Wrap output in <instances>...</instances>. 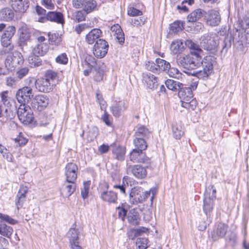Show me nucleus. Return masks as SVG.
I'll list each match as a JSON object with an SVG mask.
<instances>
[{"label":"nucleus","instance_id":"nucleus-1","mask_svg":"<svg viewBox=\"0 0 249 249\" xmlns=\"http://www.w3.org/2000/svg\"><path fill=\"white\" fill-rule=\"evenodd\" d=\"M216 63V58L212 55L204 57L201 62L202 70L196 72V75L199 79H207L213 72V67Z\"/></svg>","mask_w":249,"mask_h":249},{"label":"nucleus","instance_id":"nucleus-2","mask_svg":"<svg viewBox=\"0 0 249 249\" xmlns=\"http://www.w3.org/2000/svg\"><path fill=\"white\" fill-rule=\"evenodd\" d=\"M200 44L204 50L214 53L218 50L219 36L216 34L205 35L201 37Z\"/></svg>","mask_w":249,"mask_h":249},{"label":"nucleus","instance_id":"nucleus-3","mask_svg":"<svg viewBox=\"0 0 249 249\" xmlns=\"http://www.w3.org/2000/svg\"><path fill=\"white\" fill-rule=\"evenodd\" d=\"M216 189L213 185L209 186L204 194L203 210L206 214L211 213L213 207V201L216 198Z\"/></svg>","mask_w":249,"mask_h":249},{"label":"nucleus","instance_id":"nucleus-4","mask_svg":"<svg viewBox=\"0 0 249 249\" xmlns=\"http://www.w3.org/2000/svg\"><path fill=\"white\" fill-rule=\"evenodd\" d=\"M192 54L181 55L178 57L177 62L178 65L186 69H194L200 65L201 59L193 57Z\"/></svg>","mask_w":249,"mask_h":249},{"label":"nucleus","instance_id":"nucleus-5","mask_svg":"<svg viewBox=\"0 0 249 249\" xmlns=\"http://www.w3.org/2000/svg\"><path fill=\"white\" fill-rule=\"evenodd\" d=\"M22 54L18 52H14L9 54L5 60V66L7 70L12 71L23 63Z\"/></svg>","mask_w":249,"mask_h":249},{"label":"nucleus","instance_id":"nucleus-6","mask_svg":"<svg viewBox=\"0 0 249 249\" xmlns=\"http://www.w3.org/2000/svg\"><path fill=\"white\" fill-rule=\"evenodd\" d=\"M17 115L19 121L24 124H31L34 119L33 111L29 106L25 104H20L17 110Z\"/></svg>","mask_w":249,"mask_h":249},{"label":"nucleus","instance_id":"nucleus-7","mask_svg":"<svg viewBox=\"0 0 249 249\" xmlns=\"http://www.w3.org/2000/svg\"><path fill=\"white\" fill-rule=\"evenodd\" d=\"M233 40L236 49L242 53H245L246 48L249 45V34H245L237 31L233 37Z\"/></svg>","mask_w":249,"mask_h":249},{"label":"nucleus","instance_id":"nucleus-8","mask_svg":"<svg viewBox=\"0 0 249 249\" xmlns=\"http://www.w3.org/2000/svg\"><path fill=\"white\" fill-rule=\"evenodd\" d=\"M34 97V93L31 86H25L19 89L16 93V98L21 104L28 103Z\"/></svg>","mask_w":249,"mask_h":249},{"label":"nucleus","instance_id":"nucleus-9","mask_svg":"<svg viewBox=\"0 0 249 249\" xmlns=\"http://www.w3.org/2000/svg\"><path fill=\"white\" fill-rule=\"evenodd\" d=\"M108 47V43L105 40L99 39L93 47V53L97 58H103L107 54Z\"/></svg>","mask_w":249,"mask_h":249},{"label":"nucleus","instance_id":"nucleus-10","mask_svg":"<svg viewBox=\"0 0 249 249\" xmlns=\"http://www.w3.org/2000/svg\"><path fill=\"white\" fill-rule=\"evenodd\" d=\"M46 41V39L43 36H39L37 38V44L33 51L35 55L42 56L48 52L49 46Z\"/></svg>","mask_w":249,"mask_h":249},{"label":"nucleus","instance_id":"nucleus-11","mask_svg":"<svg viewBox=\"0 0 249 249\" xmlns=\"http://www.w3.org/2000/svg\"><path fill=\"white\" fill-rule=\"evenodd\" d=\"M49 100L48 98L44 95H36L32 102V107L36 110L42 111L48 106Z\"/></svg>","mask_w":249,"mask_h":249},{"label":"nucleus","instance_id":"nucleus-12","mask_svg":"<svg viewBox=\"0 0 249 249\" xmlns=\"http://www.w3.org/2000/svg\"><path fill=\"white\" fill-rule=\"evenodd\" d=\"M78 167L75 163H68L65 167V175L67 180L76 181L77 177Z\"/></svg>","mask_w":249,"mask_h":249},{"label":"nucleus","instance_id":"nucleus-13","mask_svg":"<svg viewBox=\"0 0 249 249\" xmlns=\"http://www.w3.org/2000/svg\"><path fill=\"white\" fill-rule=\"evenodd\" d=\"M205 18L207 24L212 26L218 25L220 22L219 14L214 10H210L208 13L205 12Z\"/></svg>","mask_w":249,"mask_h":249},{"label":"nucleus","instance_id":"nucleus-14","mask_svg":"<svg viewBox=\"0 0 249 249\" xmlns=\"http://www.w3.org/2000/svg\"><path fill=\"white\" fill-rule=\"evenodd\" d=\"M142 81L144 85L149 89H154L158 87L157 78L150 73H143Z\"/></svg>","mask_w":249,"mask_h":249},{"label":"nucleus","instance_id":"nucleus-15","mask_svg":"<svg viewBox=\"0 0 249 249\" xmlns=\"http://www.w3.org/2000/svg\"><path fill=\"white\" fill-rule=\"evenodd\" d=\"M142 189L140 187L131 189L129 193V200L132 204H135L143 201V197H142Z\"/></svg>","mask_w":249,"mask_h":249},{"label":"nucleus","instance_id":"nucleus-16","mask_svg":"<svg viewBox=\"0 0 249 249\" xmlns=\"http://www.w3.org/2000/svg\"><path fill=\"white\" fill-rule=\"evenodd\" d=\"M197 87V84L194 83V85L191 86V88H182L179 90L178 95L181 99V103L183 101L186 102L194 99L192 89H195Z\"/></svg>","mask_w":249,"mask_h":249},{"label":"nucleus","instance_id":"nucleus-17","mask_svg":"<svg viewBox=\"0 0 249 249\" xmlns=\"http://www.w3.org/2000/svg\"><path fill=\"white\" fill-rule=\"evenodd\" d=\"M127 171L131 172L134 177L139 179L144 178L147 176L146 169L139 165L129 166Z\"/></svg>","mask_w":249,"mask_h":249},{"label":"nucleus","instance_id":"nucleus-18","mask_svg":"<svg viewBox=\"0 0 249 249\" xmlns=\"http://www.w3.org/2000/svg\"><path fill=\"white\" fill-rule=\"evenodd\" d=\"M102 32L97 28L92 29L85 36V41L88 44L92 45L102 36Z\"/></svg>","mask_w":249,"mask_h":249},{"label":"nucleus","instance_id":"nucleus-19","mask_svg":"<svg viewBox=\"0 0 249 249\" xmlns=\"http://www.w3.org/2000/svg\"><path fill=\"white\" fill-rule=\"evenodd\" d=\"M75 181L67 179L64 181L61 190V194L64 196L69 197L74 192L76 188Z\"/></svg>","mask_w":249,"mask_h":249},{"label":"nucleus","instance_id":"nucleus-20","mask_svg":"<svg viewBox=\"0 0 249 249\" xmlns=\"http://www.w3.org/2000/svg\"><path fill=\"white\" fill-rule=\"evenodd\" d=\"M52 84L44 78L38 79L35 82L36 88L40 92H49L52 89Z\"/></svg>","mask_w":249,"mask_h":249},{"label":"nucleus","instance_id":"nucleus-21","mask_svg":"<svg viewBox=\"0 0 249 249\" xmlns=\"http://www.w3.org/2000/svg\"><path fill=\"white\" fill-rule=\"evenodd\" d=\"M16 107L15 106L6 105L0 107V117H5L7 119H12L15 115Z\"/></svg>","mask_w":249,"mask_h":249},{"label":"nucleus","instance_id":"nucleus-22","mask_svg":"<svg viewBox=\"0 0 249 249\" xmlns=\"http://www.w3.org/2000/svg\"><path fill=\"white\" fill-rule=\"evenodd\" d=\"M185 43L191 50L190 53L192 55H194V56L197 58L201 59V55L203 52L198 45L195 44L191 40H187Z\"/></svg>","mask_w":249,"mask_h":249},{"label":"nucleus","instance_id":"nucleus-23","mask_svg":"<svg viewBox=\"0 0 249 249\" xmlns=\"http://www.w3.org/2000/svg\"><path fill=\"white\" fill-rule=\"evenodd\" d=\"M101 199L108 203H115L118 199L117 193L112 191H104L101 193Z\"/></svg>","mask_w":249,"mask_h":249},{"label":"nucleus","instance_id":"nucleus-24","mask_svg":"<svg viewBox=\"0 0 249 249\" xmlns=\"http://www.w3.org/2000/svg\"><path fill=\"white\" fill-rule=\"evenodd\" d=\"M11 5L16 11L24 12L28 7L27 0H11Z\"/></svg>","mask_w":249,"mask_h":249},{"label":"nucleus","instance_id":"nucleus-25","mask_svg":"<svg viewBox=\"0 0 249 249\" xmlns=\"http://www.w3.org/2000/svg\"><path fill=\"white\" fill-rule=\"evenodd\" d=\"M47 18L48 20L58 23L63 24L64 23L63 16L60 12H49L47 14Z\"/></svg>","mask_w":249,"mask_h":249},{"label":"nucleus","instance_id":"nucleus-26","mask_svg":"<svg viewBox=\"0 0 249 249\" xmlns=\"http://www.w3.org/2000/svg\"><path fill=\"white\" fill-rule=\"evenodd\" d=\"M79 232L75 228H71L67 233L68 238L69 239L71 245L79 244Z\"/></svg>","mask_w":249,"mask_h":249},{"label":"nucleus","instance_id":"nucleus-27","mask_svg":"<svg viewBox=\"0 0 249 249\" xmlns=\"http://www.w3.org/2000/svg\"><path fill=\"white\" fill-rule=\"evenodd\" d=\"M111 30L113 34V36H115L118 42L120 43L124 42V34L120 26L118 24L114 25L111 27Z\"/></svg>","mask_w":249,"mask_h":249},{"label":"nucleus","instance_id":"nucleus-28","mask_svg":"<svg viewBox=\"0 0 249 249\" xmlns=\"http://www.w3.org/2000/svg\"><path fill=\"white\" fill-rule=\"evenodd\" d=\"M0 17L5 21H11L14 17L13 11L9 8H4L0 11Z\"/></svg>","mask_w":249,"mask_h":249},{"label":"nucleus","instance_id":"nucleus-29","mask_svg":"<svg viewBox=\"0 0 249 249\" xmlns=\"http://www.w3.org/2000/svg\"><path fill=\"white\" fill-rule=\"evenodd\" d=\"M18 34L21 41H27L30 38V32L26 25H23L19 28Z\"/></svg>","mask_w":249,"mask_h":249},{"label":"nucleus","instance_id":"nucleus-30","mask_svg":"<svg viewBox=\"0 0 249 249\" xmlns=\"http://www.w3.org/2000/svg\"><path fill=\"white\" fill-rule=\"evenodd\" d=\"M172 131L174 137L180 139L184 134V131L181 123H175L173 124Z\"/></svg>","mask_w":249,"mask_h":249},{"label":"nucleus","instance_id":"nucleus-31","mask_svg":"<svg viewBox=\"0 0 249 249\" xmlns=\"http://www.w3.org/2000/svg\"><path fill=\"white\" fill-rule=\"evenodd\" d=\"M183 49V43L179 40H177L172 42L170 46V50L175 54L181 53Z\"/></svg>","mask_w":249,"mask_h":249},{"label":"nucleus","instance_id":"nucleus-32","mask_svg":"<svg viewBox=\"0 0 249 249\" xmlns=\"http://www.w3.org/2000/svg\"><path fill=\"white\" fill-rule=\"evenodd\" d=\"M97 4L95 0H85V3L83 6V10L87 14H89L97 9Z\"/></svg>","mask_w":249,"mask_h":249},{"label":"nucleus","instance_id":"nucleus-33","mask_svg":"<svg viewBox=\"0 0 249 249\" xmlns=\"http://www.w3.org/2000/svg\"><path fill=\"white\" fill-rule=\"evenodd\" d=\"M167 88L173 91L180 90L182 88V84L172 79H168L165 81Z\"/></svg>","mask_w":249,"mask_h":249},{"label":"nucleus","instance_id":"nucleus-34","mask_svg":"<svg viewBox=\"0 0 249 249\" xmlns=\"http://www.w3.org/2000/svg\"><path fill=\"white\" fill-rule=\"evenodd\" d=\"M204 11L201 9H196L191 13H190L187 17V19L189 22H194L198 20L204 14Z\"/></svg>","mask_w":249,"mask_h":249},{"label":"nucleus","instance_id":"nucleus-35","mask_svg":"<svg viewBox=\"0 0 249 249\" xmlns=\"http://www.w3.org/2000/svg\"><path fill=\"white\" fill-rule=\"evenodd\" d=\"M13 228L4 223H0V234L7 238H10L13 233Z\"/></svg>","mask_w":249,"mask_h":249},{"label":"nucleus","instance_id":"nucleus-36","mask_svg":"<svg viewBox=\"0 0 249 249\" xmlns=\"http://www.w3.org/2000/svg\"><path fill=\"white\" fill-rule=\"evenodd\" d=\"M134 143L136 147L135 149H137V150L142 151L147 148L146 143L145 140L142 138L137 137L136 139L134 140Z\"/></svg>","mask_w":249,"mask_h":249},{"label":"nucleus","instance_id":"nucleus-37","mask_svg":"<svg viewBox=\"0 0 249 249\" xmlns=\"http://www.w3.org/2000/svg\"><path fill=\"white\" fill-rule=\"evenodd\" d=\"M156 62L158 64V71L161 70L166 72L170 68V64L165 60L158 58L156 60Z\"/></svg>","mask_w":249,"mask_h":249},{"label":"nucleus","instance_id":"nucleus-38","mask_svg":"<svg viewBox=\"0 0 249 249\" xmlns=\"http://www.w3.org/2000/svg\"><path fill=\"white\" fill-rule=\"evenodd\" d=\"M129 223L133 225H137L139 224L140 217L137 213L130 212L127 217Z\"/></svg>","mask_w":249,"mask_h":249},{"label":"nucleus","instance_id":"nucleus-39","mask_svg":"<svg viewBox=\"0 0 249 249\" xmlns=\"http://www.w3.org/2000/svg\"><path fill=\"white\" fill-rule=\"evenodd\" d=\"M149 134L150 132L147 128L143 125H140L138 127L135 135L138 138L141 137H147L149 136Z\"/></svg>","mask_w":249,"mask_h":249},{"label":"nucleus","instance_id":"nucleus-40","mask_svg":"<svg viewBox=\"0 0 249 249\" xmlns=\"http://www.w3.org/2000/svg\"><path fill=\"white\" fill-rule=\"evenodd\" d=\"M142 156V151L134 149L130 154V159L133 162H138L140 160V158Z\"/></svg>","mask_w":249,"mask_h":249},{"label":"nucleus","instance_id":"nucleus-41","mask_svg":"<svg viewBox=\"0 0 249 249\" xmlns=\"http://www.w3.org/2000/svg\"><path fill=\"white\" fill-rule=\"evenodd\" d=\"M113 152L118 160H122L124 159L125 148L124 147L118 146L113 150Z\"/></svg>","mask_w":249,"mask_h":249},{"label":"nucleus","instance_id":"nucleus-42","mask_svg":"<svg viewBox=\"0 0 249 249\" xmlns=\"http://www.w3.org/2000/svg\"><path fill=\"white\" fill-rule=\"evenodd\" d=\"M125 107L124 105V103L120 102L114 105L111 108V112L114 116H119L121 111L125 109Z\"/></svg>","mask_w":249,"mask_h":249},{"label":"nucleus","instance_id":"nucleus-43","mask_svg":"<svg viewBox=\"0 0 249 249\" xmlns=\"http://www.w3.org/2000/svg\"><path fill=\"white\" fill-rule=\"evenodd\" d=\"M197 106V101L195 99L181 103V106L188 110H194Z\"/></svg>","mask_w":249,"mask_h":249},{"label":"nucleus","instance_id":"nucleus-44","mask_svg":"<svg viewBox=\"0 0 249 249\" xmlns=\"http://www.w3.org/2000/svg\"><path fill=\"white\" fill-rule=\"evenodd\" d=\"M49 40L52 44L58 45L61 41V37L58 33L49 34Z\"/></svg>","mask_w":249,"mask_h":249},{"label":"nucleus","instance_id":"nucleus-45","mask_svg":"<svg viewBox=\"0 0 249 249\" xmlns=\"http://www.w3.org/2000/svg\"><path fill=\"white\" fill-rule=\"evenodd\" d=\"M87 14L83 10L77 11L74 14V19L77 22L84 21Z\"/></svg>","mask_w":249,"mask_h":249},{"label":"nucleus","instance_id":"nucleus-46","mask_svg":"<svg viewBox=\"0 0 249 249\" xmlns=\"http://www.w3.org/2000/svg\"><path fill=\"white\" fill-rule=\"evenodd\" d=\"M148 240L145 238H138L136 241V245L138 247V249H146L148 246Z\"/></svg>","mask_w":249,"mask_h":249},{"label":"nucleus","instance_id":"nucleus-47","mask_svg":"<svg viewBox=\"0 0 249 249\" xmlns=\"http://www.w3.org/2000/svg\"><path fill=\"white\" fill-rule=\"evenodd\" d=\"M170 28L174 33H178L183 29V23L179 21H175L170 25Z\"/></svg>","mask_w":249,"mask_h":249},{"label":"nucleus","instance_id":"nucleus-48","mask_svg":"<svg viewBox=\"0 0 249 249\" xmlns=\"http://www.w3.org/2000/svg\"><path fill=\"white\" fill-rule=\"evenodd\" d=\"M1 43L3 47L8 48V51L13 50V46L11 44V39L2 35L1 38Z\"/></svg>","mask_w":249,"mask_h":249},{"label":"nucleus","instance_id":"nucleus-49","mask_svg":"<svg viewBox=\"0 0 249 249\" xmlns=\"http://www.w3.org/2000/svg\"><path fill=\"white\" fill-rule=\"evenodd\" d=\"M90 186V181H85L83 183V188L81 190V194L84 199L87 198L88 196Z\"/></svg>","mask_w":249,"mask_h":249},{"label":"nucleus","instance_id":"nucleus-50","mask_svg":"<svg viewBox=\"0 0 249 249\" xmlns=\"http://www.w3.org/2000/svg\"><path fill=\"white\" fill-rule=\"evenodd\" d=\"M98 134V129L97 127H92L88 132V139L92 141L94 140Z\"/></svg>","mask_w":249,"mask_h":249},{"label":"nucleus","instance_id":"nucleus-51","mask_svg":"<svg viewBox=\"0 0 249 249\" xmlns=\"http://www.w3.org/2000/svg\"><path fill=\"white\" fill-rule=\"evenodd\" d=\"M45 76V78H44L52 83L56 78L57 74L56 72L49 70L46 71Z\"/></svg>","mask_w":249,"mask_h":249},{"label":"nucleus","instance_id":"nucleus-52","mask_svg":"<svg viewBox=\"0 0 249 249\" xmlns=\"http://www.w3.org/2000/svg\"><path fill=\"white\" fill-rule=\"evenodd\" d=\"M16 28L13 26H8L3 34L2 36H5L10 39H12V37L16 33Z\"/></svg>","mask_w":249,"mask_h":249},{"label":"nucleus","instance_id":"nucleus-53","mask_svg":"<svg viewBox=\"0 0 249 249\" xmlns=\"http://www.w3.org/2000/svg\"><path fill=\"white\" fill-rule=\"evenodd\" d=\"M0 219L4 222H7L9 224L14 225L18 223L17 221L9 215L0 213Z\"/></svg>","mask_w":249,"mask_h":249},{"label":"nucleus","instance_id":"nucleus-54","mask_svg":"<svg viewBox=\"0 0 249 249\" xmlns=\"http://www.w3.org/2000/svg\"><path fill=\"white\" fill-rule=\"evenodd\" d=\"M227 230V227L226 225L223 223H220L217 226L216 234L220 237H223L226 234Z\"/></svg>","mask_w":249,"mask_h":249},{"label":"nucleus","instance_id":"nucleus-55","mask_svg":"<svg viewBox=\"0 0 249 249\" xmlns=\"http://www.w3.org/2000/svg\"><path fill=\"white\" fill-rule=\"evenodd\" d=\"M55 61L61 64H66L68 61V58L65 53H62L56 57Z\"/></svg>","mask_w":249,"mask_h":249},{"label":"nucleus","instance_id":"nucleus-56","mask_svg":"<svg viewBox=\"0 0 249 249\" xmlns=\"http://www.w3.org/2000/svg\"><path fill=\"white\" fill-rule=\"evenodd\" d=\"M29 70L28 67H24L19 69L16 72L18 78L20 80L22 79L27 75Z\"/></svg>","mask_w":249,"mask_h":249},{"label":"nucleus","instance_id":"nucleus-57","mask_svg":"<svg viewBox=\"0 0 249 249\" xmlns=\"http://www.w3.org/2000/svg\"><path fill=\"white\" fill-rule=\"evenodd\" d=\"M26 197L22 195L21 193H20L19 192H18V193L17 196V200H16V205L18 209H19L20 207H21L25 200Z\"/></svg>","mask_w":249,"mask_h":249},{"label":"nucleus","instance_id":"nucleus-58","mask_svg":"<svg viewBox=\"0 0 249 249\" xmlns=\"http://www.w3.org/2000/svg\"><path fill=\"white\" fill-rule=\"evenodd\" d=\"M90 28V26L86 23L79 24L75 26L74 28V31L77 34H80L83 31L86 29H88Z\"/></svg>","mask_w":249,"mask_h":249},{"label":"nucleus","instance_id":"nucleus-59","mask_svg":"<svg viewBox=\"0 0 249 249\" xmlns=\"http://www.w3.org/2000/svg\"><path fill=\"white\" fill-rule=\"evenodd\" d=\"M128 178H129L128 177H127V176L124 177V178L123 179V185H114L113 188L115 189H119L120 192L121 193H122L123 194H125L126 185L124 184V182H126V183L127 184V180L128 179Z\"/></svg>","mask_w":249,"mask_h":249},{"label":"nucleus","instance_id":"nucleus-60","mask_svg":"<svg viewBox=\"0 0 249 249\" xmlns=\"http://www.w3.org/2000/svg\"><path fill=\"white\" fill-rule=\"evenodd\" d=\"M145 68L148 71L156 72L158 71V64L156 62L148 61L145 64Z\"/></svg>","mask_w":249,"mask_h":249},{"label":"nucleus","instance_id":"nucleus-61","mask_svg":"<svg viewBox=\"0 0 249 249\" xmlns=\"http://www.w3.org/2000/svg\"><path fill=\"white\" fill-rule=\"evenodd\" d=\"M148 229L144 227H141L139 228L134 229L132 231L134 234V237H137L141 235L143 233H146L148 231Z\"/></svg>","mask_w":249,"mask_h":249},{"label":"nucleus","instance_id":"nucleus-62","mask_svg":"<svg viewBox=\"0 0 249 249\" xmlns=\"http://www.w3.org/2000/svg\"><path fill=\"white\" fill-rule=\"evenodd\" d=\"M239 25L240 27L243 29L246 30L249 28V17L246 16L243 19L239 21Z\"/></svg>","mask_w":249,"mask_h":249},{"label":"nucleus","instance_id":"nucleus-63","mask_svg":"<svg viewBox=\"0 0 249 249\" xmlns=\"http://www.w3.org/2000/svg\"><path fill=\"white\" fill-rule=\"evenodd\" d=\"M6 84L8 87L16 88L17 87V80L15 77H7L6 79Z\"/></svg>","mask_w":249,"mask_h":249},{"label":"nucleus","instance_id":"nucleus-64","mask_svg":"<svg viewBox=\"0 0 249 249\" xmlns=\"http://www.w3.org/2000/svg\"><path fill=\"white\" fill-rule=\"evenodd\" d=\"M38 56H32L29 58V63L34 67H37L41 64V62L39 61V59L37 57Z\"/></svg>","mask_w":249,"mask_h":249}]
</instances>
